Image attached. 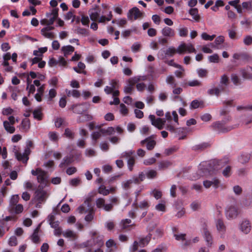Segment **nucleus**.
Returning a JSON list of instances; mask_svg holds the SVG:
<instances>
[{
  "label": "nucleus",
  "mask_w": 252,
  "mask_h": 252,
  "mask_svg": "<svg viewBox=\"0 0 252 252\" xmlns=\"http://www.w3.org/2000/svg\"><path fill=\"white\" fill-rule=\"evenodd\" d=\"M196 52L195 49L191 43L182 42L177 49L173 46H170L165 50L161 49L158 54L161 58L163 59L166 57H173L176 53L179 54H183L185 52L195 53Z\"/></svg>",
  "instance_id": "obj_1"
},
{
  "label": "nucleus",
  "mask_w": 252,
  "mask_h": 252,
  "mask_svg": "<svg viewBox=\"0 0 252 252\" xmlns=\"http://www.w3.org/2000/svg\"><path fill=\"white\" fill-rule=\"evenodd\" d=\"M205 166H206V170H207L208 173H204V175H211L215 174L216 172L220 169L224 165V162L222 160L214 159L208 162H205Z\"/></svg>",
  "instance_id": "obj_2"
},
{
  "label": "nucleus",
  "mask_w": 252,
  "mask_h": 252,
  "mask_svg": "<svg viewBox=\"0 0 252 252\" xmlns=\"http://www.w3.org/2000/svg\"><path fill=\"white\" fill-rule=\"evenodd\" d=\"M78 210L81 214L89 213L85 218L86 221L90 222L93 220L94 211L89 200L85 201L84 203L78 207Z\"/></svg>",
  "instance_id": "obj_3"
},
{
  "label": "nucleus",
  "mask_w": 252,
  "mask_h": 252,
  "mask_svg": "<svg viewBox=\"0 0 252 252\" xmlns=\"http://www.w3.org/2000/svg\"><path fill=\"white\" fill-rule=\"evenodd\" d=\"M110 203L105 204V200L102 198H99L96 200V205L98 208L103 209L107 212L111 211L113 208L114 205L118 204L119 200L117 197H111L110 199Z\"/></svg>",
  "instance_id": "obj_4"
},
{
  "label": "nucleus",
  "mask_w": 252,
  "mask_h": 252,
  "mask_svg": "<svg viewBox=\"0 0 252 252\" xmlns=\"http://www.w3.org/2000/svg\"><path fill=\"white\" fill-rule=\"evenodd\" d=\"M33 176H37V180L42 188L45 187L48 184V177L47 173L40 168H37L36 170H32L31 172Z\"/></svg>",
  "instance_id": "obj_5"
},
{
  "label": "nucleus",
  "mask_w": 252,
  "mask_h": 252,
  "mask_svg": "<svg viewBox=\"0 0 252 252\" xmlns=\"http://www.w3.org/2000/svg\"><path fill=\"white\" fill-rule=\"evenodd\" d=\"M210 127L213 130L217 131L219 133H226L234 128L233 126H227L224 123L220 121L213 123Z\"/></svg>",
  "instance_id": "obj_6"
},
{
  "label": "nucleus",
  "mask_w": 252,
  "mask_h": 252,
  "mask_svg": "<svg viewBox=\"0 0 252 252\" xmlns=\"http://www.w3.org/2000/svg\"><path fill=\"white\" fill-rule=\"evenodd\" d=\"M134 154V151L133 150L124 152L121 154V158H126L127 159V167L129 170L130 171L133 170V166L135 163V158L133 156Z\"/></svg>",
  "instance_id": "obj_7"
},
{
  "label": "nucleus",
  "mask_w": 252,
  "mask_h": 252,
  "mask_svg": "<svg viewBox=\"0 0 252 252\" xmlns=\"http://www.w3.org/2000/svg\"><path fill=\"white\" fill-rule=\"evenodd\" d=\"M240 213V211L238 207L236 205H231L228 206L225 210V216L228 220L236 219Z\"/></svg>",
  "instance_id": "obj_8"
},
{
  "label": "nucleus",
  "mask_w": 252,
  "mask_h": 252,
  "mask_svg": "<svg viewBox=\"0 0 252 252\" xmlns=\"http://www.w3.org/2000/svg\"><path fill=\"white\" fill-rule=\"evenodd\" d=\"M239 229L241 232L245 234H249L252 228V225L250 221L247 219H244L240 221L238 225Z\"/></svg>",
  "instance_id": "obj_9"
},
{
  "label": "nucleus",
  "mask_w": 252,
  "mask_h": 252,
  "mask_svg": "<svg viewBox=\"0 0 252 252\" xmlns=\"http://www.w3.org/2000/svg\"><path fill=\"white\" fill-rule=\"evenodd\" d=\"M149 118L151 122L152 125L157 127L158 129H162L164 126L165 125L166 120L164 119L158 118L156 119V117L153 115H150Z\"/></svg>",
  "instance_id": "obj_10"
},
{
  "label": "nucleus",
  "mask_w": 252,
  "mask_h": 252,
  "mask_svg": "<svg viewBox=\"0 0 252 252\" xmlns=\"http://www.w3.org/2000/svg\"><path fill=\"white\" fill-rule=\"evenodd\" d=\"M30 149L26 147L23 153L16 152L15 154L17 160L22 161L23 163H27L29 159L28 156L30 155Z\"/></svg>",
  "instance_id": "obj_11"
},
{
  "label": "nucleus",
  "mask_w": 252,
  "mask_h": 252,
  "mask_svg": "<svg viewBox=\"0 0 252 252\" xmlns=\"http://www.w3.org/2000/svg\"><path fill=\"white\" fill-rule=\"evenodd\" d=\"M143 14L141 12L139 9L134 7L130 9L127 13V18L130 20H135L139 17H142Z\"/></svg>",
  "instance_id": "obj_12"
},
{
  "label": "nucleus",
  "mask_w": 252,
  "mask_h": 252,
  "mask_svg": "<svg viewBox=\"0 0 252 252\" xmlns=\"http://www.w3.org/2000/svg\"><path fill=\"white\" fill-rule=\"evenodd\" d=\"M174 237L177 241H181L182 246L184 247H188L191 244V240H187L186 234L185 233H174Z\"/></svg>",
  "instance_id": "obj_13"
},
{
  "label": "nucleus",
  "mask_w": 252,
  "mask_h": 252,
  "mask_svg": "<svg viewBox=\"0 0 252 252\" xmlns=\"http://www.w3.org/2000/svg\"><path fill=\"white\" fill-rule=\"evenodd\" d=\"M85 105H86L85 103L73 104L71 106L70 109L72 110L75 113L81 114L86 112L88 109V108L84 107Z\"/></svg>",
  "instance_id": "obj_14"
},
{
  "label": "nucleus",
  "mask_w": 252,
  "mask_h": 252,
  "mask_svg": "<svg viewBox=\"0 0 252 252\" xmlns=\"http://www.w3.org/2000/svg\"><path fill=\"white\" fill-rule=\"evenodd\" d=\"M150 137H147L144 140L140 142L141 146H144L146 144V148L148 150L151 151L154 149L156 145V141L154 139H150Z\"/></svg>",
  "instance_id": "obj_15"
},
{
  "label": "nucleus",
  "mask_w": 252,
  "mask_h": 252,
  "mask_svg": "<svg viewBox=\"0 0 252 252\" xmlns=\"http://www.w3.org/2000/svg\"><path fill=\"white\" fill-rule=\"evenodd\" d=\"M91 233V236L94 240V243L97 246L101 247L104 245L103 235H98L97 233L95 231L92 232Z\"/></svg>",
  "instance_id": "obj_16"
},
{
  "label": "nucleus",
  "mask_w": 252,
  "mask_h": 252,
  "mask_svg": "<svg viewBox=\"0 0 252 252\" xmlns=\"http://www.w3.org/2000/svg\"><path fill=\"white\" fill-rule=\"evenodd\" d=\"M217 230L220 233V237L223 238L226 230L225 225L221 219H219L216 221Z\"/></svg>",
  "instance_id": "obj_17"
},
{
  "label": "nucleus",
  "mask_w": 252,
  "mask_h": 252,
  "mask_svg": "<svg viewBox=\"0 0 252 252\" xmlns=\"http://www.w3.org/2000/svg\"><path fill=\"white\" fill-rule=\"evenodd\" d=\"M100 12L101 10L98 6L90 9L89 15L91 19L94 21H97L100 17Z\"/></svg>",
  "instance_id": "obj_18"
},
{
  "label": "nucleus",
  "mask_w": 252,
  "mask_h": 252,
  "mask_svg": "<svg viewBox=\"0 0 252 252\" xmlns=\"http://www.w3.org/2000/svg\"><path fill=\"white\" fill-rule=\"evenodd\" d=\"M224 42V37L222 36H219L217 37L214 43H211L210 45L212 48L220 49L222 48L221 44Z\"/></svg>",
  "instance_id": "obj_19"
},
{
  "label": "nucleus",
  "mask_w": 252,
  "mask_h": 252,
  "mask_svg": "<svg viewBox=\"0 0 252 252\" xmlns=\"http://www.w3.org/2000/svg\"><path fill=\"white\" fill-rule=\"evenodd\" d=\"M203 233L204 238L207 243V245L208 247H211L213 243V239L210 232L206 227H204L203 229Z\"/></svg>",
  "instance_id": "obj_20"
},
{
  "label": "nucleus",
  "mask_w": 252,
  "mask_h": 252,
  "mask_svg": "<svg viewBox=\"0 0 252 252\" xmlns=\"http://www.w3.org/2000/svg\"><path fill=\"white\" fill-rule=\"evenodd\" d=\"M163 36L165 37H172L175 35V32L174 30L168 27H165L161 31Z\"/></svg>",
  "instance_id": "obj_21"
},
{
  "label": "nucleus",
  "mask_w": 252,
  "mask_h": 252,
  "mask_svg": "<svg viewBox=\"0 0 252 252\" xmlns=\"http://www.w3.org/2000/svg\"><path fill=\"white\" fill-rule=\"evenodd\" d=\"M220 184V181L217 179H214L212 181H204L203 185L206 188H209L213 186L215 188H218Z\"/></svg>",
  "instance_id": "obj_22"
},
{
  "label": "nucleus",
  "mask_w": 252,
  "mask_h": 252,
  "mask_svg": "<svg viewBox=\"0 0 252 252\" xmlns=\"http://www.w3.org/2000/svg\"><path fill=\"white\" fill-rule=\"evenodd\" d=\"M251 71H252V67L251 66H247L240 70L242 77L245 79H252V74L250 73Z\"/></svg>",
  "instance_id": "obj_23"
},
{
  "label": "nucleus",
  "mask_w": 252,
  "mask_h": 252,
  "mask_svg": "<svg viewBox=\"0 0 252 252\" xmlns=\"http://www.w3.org/2000/svg\"><path fill=\"white\" fill-rule=\"evenodd\" d=\"M9 211L11 213L19 214L23 210V207L22 204H19L9 207Z\"/></svg>",
  "instance_id": "obj_24"
},
{
  "label": "nucleus",
  "mask_w": 252,
  "mask_h": 252,
  "mask_svg": "<svg viewBox=\"0 0 252 252\" xmlns=\"http://www.w3.org/2000/svg\"><path fill=\"white\" fill-rule=\"evenodd\" d=\"M210 144L208 142H203L196 145L192 147V150L195 151H202L210 147Z\"/></svg>",
  "instance_id": "obj_25"
},
{
  "label": "nucleus",
  "mask_w": 252,
  "mask_h": 252,
  "mask_svg": "<svg viewBox=\"0 0 252 252\" xmlns=\"http://www.w3.org/2000/svg\"><path fill=\"white\" fill-rule=\"evenodd\" d=\"M40 227V224H39L38 227L34 229L32 234L31 236V239L32 242L35 244L39 243L40 242V238L38 236V232Z\"/></svg>",
  "instance_id": "obj_26"
},
{
  "label": "nucleus",
  "mask_w": 252,
  "mask_h": 252,
  "mask_svg": "<svg viewBox=\"0 0 252 252\" xmlns=\"http://www.w3.org/2000/svg\"><path fill=\"white\" fill-rule=\"evenodd\" d=\"M46 193L43 190H38L35 192V199L37 201L44 202Z\"/></svg>",
  "instance_id": "obj_27"
},
{
  "label": "nucleus",
  "mask_w": 252,
  "mask_h": 252,
  "mask_svg": "<svg viewBox=\"0 0 252 252\" xmlns=\"http://www.w3.org/2000/svg\"><path fill=\"white\" fill-rule=\"evenodd\" d=\"M152 236V233L148 234V235L145 238L140 239L139 244L140 247H144L147 245L150 242Z\"/></svg>",
  "instance_id": "obj_28"
},
{
  "label": "nucleus",
  "mask_w": 252,
  "mask_h": 252,
  "mask_svg": "<svg viewBox=\"0 0 252 252\" xmlns=\"http://www.w3.org/2000/svg\"><path fill=\"white\" fill-rule=\"evenodd\" d=\"M62 51L63 52L64 56L67 57L74 51V48L71 45L64 46L62 47Z\"/></svg>",
  "instance_id": "obj_29"
},
{
  "label": "nucleus",
  "mask_w": 252,
  "mask_h": 252,
  "mask_svg": "<svg viewBox=\"0 0 252 252\" xmlns=\"http://www.w3.org/2000/svg\"><path fill=\"white\" fill-rule=\"evenodd\" d=\"M58 11L59 8H55L52 10L51 12L47 13L46 14V17L48 18V19H51L53 18L54 22L55 20L57 19L58 17Z\"/></svg>",
  "instance_id": "obj_30"
},
{
  "label": "nucleus",
  "mask_w": 252,
  "mask_h": 252,
  "mask_svg": "<svg viewBox=\"0 0 252 252\" xmlns=\"http://www.w3.org/2000/svg\"><path fill=\"white\" fill-rule=\"evenodd\" d=\"M204 107V102L197 99L193 100L190 104V109H196L198 108H203Z\"/></svg>",
  "instance_id": "obj_31"
},
{
  "label": "nucleus",
  "mask_w": 252,
  "mask_h": 252,
  "mask_svg": "<svg viewBox=\"0 0 252 252\" xmlns=\"http://www.w3.org/2000/svg\"><path fill=\"white\" fill-rule=\"evenodd\" d=\"M3 127L5 130L9 133H13L15 131V128L13 125H11L9 124V122L7 121H5L3 123Z\"/></svg>",
  "instance_id": "obj_32"
},
{
  "label": "nucleus",
  "mask_w": 252,
  "mask_h": 252,
  "mask_svg": "<svg viewBox=\"0 0 252 252\" xmlns=\"http://www.w3.org/2000/svg\"><path fill=\"white\" fill-rule=\"evenodd\" d=\"M21 126L22 131L24 132L28 131L30 127V120L27 119L23 120L21 124Z\"/></svg>",
  "instance_id": "obj_33"
},
{
  "label": "nucleus",
  "mask_w": 252,
  "mask_h": 252,
  "mask_svg": "<svg viewBox=\"0 0 252 252\" xmlns=\"http://www.w3.org/2000/svg\"><path fill=\"white\" fill-rule=\"evenodd\" d=\"M72 162V158L70 157L66 156L63 158V160L60 164L59 166L61 168H64L71 163Z\"/></svg>",
  "instance_id": "obj_34"
},
{
  "label": "nucleus",
  "mask_w": 252,
  "mask_h": 252,
  "mask_svg": "<svg viewBox=\"0 0 252 252\" xmlns=\"http://www.w3.org/2000/svg\"><path fill=\"white\" fill-rule=\"evenodd\" d=\"M166 82L171 87L174 88L177 86V83L175 78L172 75H169L166 77Z\"/></svg>",
  "instance_id": "obj_35"
},
{
  "label": "nucleus",
  "mask_w": 252,
  "mask_h": 252,
  "mask_svg": "<svg viewBox=\"0 0 252 252\" xmlns=\"http://www.w3.org/2000/svg\"><path fill=\"white\" fill-rule=\"evenodd\" d=\"M102 134H103L100 131V130L98 131H94L92 133L91 136L94 145L96 144L97 140L101 136Z\"/></svg>",
  "instance_id": "obj_36"
},
{
  "label": "nucleus",
  "mask_w": 252,
  "mask_h": 252,
  "mask_svg": "<svg viewBox=\"0 0 252 252\" xmlns=\"http://www.w3.org/2000/svg\"><path fill=\"white\" fill-rule=\"evenodd\" d=\"M63 236L66 238H72L75 239L76 238L77 235L74 231L67 229L63 232Z\"/></svg>",
  "instance_id": "obj_37"
},
{
  "label": "nucleus",
  "mask_w": 252,
  "mask_h": 252,
  "mask_svg": "<svg viewBox=\"0 0 252 252\" xmlns=\"http://www.w3.org/2000/svg\"><path fill=\"white\" fill-rule=\"evenodd\" d=\"M83 245L85 247L89 248L88 252H92V248H93V247H94L95 246H96L95 245V244L94 243V240L92 238V237L90 240L84 242L83 244Z\"/></svg>",
  "instance_id": "obj_38"
},
{
  "label": "nucleus",
  "mask_w": 252,
  "mask_h": 252,
  "mask_svg": "<svg viewBox=\"0 0 252 252\" xmlns=\"http://www.w3.org/2000/svg\"><path fill=\"white\" fill-rule=\"evenodd\" d=\"M141 80V76H136L133 77L129 78L128 80V84L132 87H134V85L140 81Z\"/></svg>",
  "instance_id": "obj_39"
},
{
  "label": "nucleus",
  "mask_w": 252,
  "mask_h": 252,
  "mask_svg": "<svg viewBox=\"0 0 252 252\" xmlns=\"http://www.w3.org/2000/svg\"><path fill=\"white\" fill-rule=\"evenodd\" d=\"M198 12V11L197 8H191L189 11V14L196 21H198L200 19V16H199Z\"/></svg>",
  "instance_id": "obj_40"
},
{
  "label": "nucleus",
  "mask_w": 252,
  "mask_h": 252,
  "mask_svg": "<svg viewBox=\"0 0 252 252\" xmlns=\"http://www.w3.org/2000/svg\"><path fill=\"white\" fill-rule=\"evenodd\" d=\"M250 159V156L248 154L242 155L239 158V161L242 164H245L249 162Z\"/></svg>",
  "instance_id": "obj_41"
},
{
  "label": "nucleus",
  "mask_w": 252,
  "mask_h": 252,
  "mask_svg": "<svg viewBox=\"0 0 252 252\" xmlns=\"http://www.w3.org/2000/svg\"><path fill=\"white\" fill-rule=\"evenodd\" d=\"M231 80L235 86H238L241 84V81L238 75L236 74H232L231 75Z\"/></svg>",
  "instance_id": "obj_42"
},
{
  "label": "nucleus",
  "mask_w": 252,
  "mask_h": 252,
  "mask_svg": "<svg viewBox=\"0 0 252 252\" xmlns=\"http://www.w3.org/2000/svg\"><path fill=\"white\" fill-rule=\"evenodd\" d=\"M163 233V229L161 228H158L156 229L155 231L152 233V235H154L153 239L161 237Z\"/></svg>",
  "instance_id": "obj_43"
},
{
  "label": "nucleus",
  "mask_w": 252,
  "mask_h": 252,
  "mask_svg": "<svg viewBox=\"0 0 252 252\" xmlns=\"http://www.w3.org/2000/svg\"><path fill=\"white\" fill-rule=\"evenodd\" d=\"M248 57V55L244 53H235L233 55V59L237 60H240L241 59H247Z\"/></svg>",
  "instance_id": "obj_44"
},
{
  "label": "nucleus",
  "mask_w": 252,
  "mask_h": 252,
  "mask_svg": "<svg viewBox=\"0 0 252 252\" xmlns=\"http://www.w3.org/2000/svg\"><path fill=\"white\" fill-rule=\"evenodd\" d=\"M33 115L34 119L38 120L42 119V113L40 109H37L33 111Z\"/></svg>",
  "instance_id": "obj_45"
},
{
  "label": "nucleus",
  "mask_w": 252,
  "mask_h": 252,
  "mask_svg": "<svg viewBox=\"0 0 252 252\" xmlns=\"http://www.w3.org/2000/svg\"><path fill=\"white\" fill-rule=\"evenodd\" d=\"M171 165V163L168 161H162L158 163V168L159 170H164Z\"/></svg>",
  "instance_id": "obj_46"
},
{
  "label": "nucleus",
  "mask_w": 252,
  "mask_h": 252,
  "mask_svg": "<svg viewBox=\"0 0 252 252\" xmlns=\"http://www.w3.org/2000/svg\"><path fill=\"white\" fill-rule=\"evenodd\" d=\"M242 6L243 9L247 11H252V1L243 2Z\"/></svg>",
  "instance_id": "obj_47"
},
{
  "label": "nucleus",
  "mask_w": 252,
  "mask_h": 252,
  "mask_svg": "<svg viewBox=\"0 0 252 252\" xmlns=\"http://www.w3.org/2000/svg\"><path fill=\"white\" fill-rule=\"evenodd\" d=\"M100 131L102 132L103 135L108 134V135H112L115 132V129L113 127H109L107 129H100Z\"/></svg>",
  "instance_id": "obj_48"
},
{
  "label": "nucleus",
  "mask_w": 252,
  "mask_h": 252,
  "mask_svg": "<svg viewBox=\"0 0 252 252\" xmlns=\"http://www.w3.org/2000/svg\"><path fill=\"white\" fill-rule=\"evenodd\" d=\"M166 129L171 132H174L176 131H177L179 132H183L184 130V128H179L176 129L173 126L169 124H167L166 125Z\"/></svg>",
  "instance_id": "obj_49"
},
{
  "label": "nucleus",
  "mask_w": 252,
  "mask_h": 252,
  "mask_svg": "<svg viewBox=\"0 0 252 252\" xmlns=\"http://www.w3.org/2000/svg\"><path fill=\"white\" fill-rule=\"evenodd\" d=\"M19 196L17 194L13 195L10 200L9 207L16 205L19 201Z\"/></svg>",
  "instance_id": "obj_50"
},
{
  "label": "nucleus",
  "mask_w": 252,
  "mask_h": 252,
  "mask_svg": "<svg viewBox=\"0 0 252 252\" xmlns=\"http://www.w3.org/2000/svg\"><path fill=\"white\" fill-rule=\"evenodd\" d=\"M179 32V34L181 37H186L189 32V31L187 28L184 27L180 28L178 30Z\"/></svg>",
  "instance_id": "obj_51"
},
{
  "label": "nucleus",
  "mask_w": 252,
  "mask_h": 252,
  "mask_svg": "<svg viewBox=\"0 0 252 252\" xmlns=\"http://www.w3.org/2000/svg\"><path fill=\"white\" fill-rule=\"evenodd\" d=\"M64 135L66 137L72 139L74 138L75 133L71 129L67 128L65 129Z\"/></svg>",
  "instance_id": "obj_52"
},
{
  "label": "nucleus",
  "mask_w": 252,
  "mask_h": 252,
  "mask_svg": "<svg viewBox=\"0 0 252 252\" xmlns=\"http://www.w3.org/2000/svg\"><path fill=\"white\" fill-rule=\"evenodd\" d=\"M188 86L190 87H200L202 85L200 81L197 80H193L188 82Z\"/></svg>",
  "instance_id": "obj_53"
},
{
  "label": "nucleus",
  "mask_w": 252,
  "mask_h": 252,
  "mask_svg": "<svg viewBox=\"0 0 252 252\" xmlns=\"http://www.w3.org/2000/svg\"><path fill=\"white\" fill-rule=\"evenodd\" d=\"M197 72L199 77L203 78L207 76L208 71L205 69L199 68L197 70Z\"/></svg>",
  "instance_id": "obj_54"
},
{
  "label": "nucleus",
  "mask_w": 252,
  "mask_h": 252,
  "mask_svg": "<svg viewBox=\"0 0 252 252\" xmlns=\"http://www.w3.org/2000/svg\"><path fill=\"white\" fill-rule=\"evenodd\" d=\"M220 83L221 85H224L225 86H227L229 84L228 77L225 74L221 76Z\"/></svg>",
  "instance_id": "obj_55"
},
{
  "label": "nucleus",
  "mask_w": 252,
  "mask_h": 252,
  "mask_svg": "<svg viewBox=\"0 0 252 252\" xmlns=\"http://www.w3.org/2000/svg\"><path fill=\"white\" fill-rule=\"evenodd\" d=\"M98 193L103 195H107L109 194L110 190L106 189L104 186H101L98 189Z\"/></svg>",
  "instance_id": "obj_56"
},
{
  "label": "nucleus",
  "mask_w": 252,
  "mask_h": 252,
  "mask_svg": "<svg viewBox=\"0 0 252 252\" xmlns=\"http://www.w3.org/2000/svg\"><path fill=\"white\" fill-rule=\"evenodd\" d=\"M54 23V19H43L40 21V24L42 25L51 26Z\"/></svg>",
  "instance_id": "obj_57"
},
{
  "label": "nucleus",
  "mask_w": 252,
  "mask_h": 252,
  "mask_svg": "<svg viewBox=\"0 0 252 252\" xmlns=\"http://www.w3.org/2000/svg\"><path fill=\"white\" fill-rule=\"evenodd\" d=\"M215 36V35H209L206 32H203L201 34L202 38L205 40L212 41Z\"/></svg>",
  "instance_id": "obj_58"
},
{
  "label": "nucleus",
  "mask_w": 252,
  "mask_h": 252,
  "mask_svg": "<svg viewBox=\"0 0 252 252\" xmlns=\"http://www.w3.org/2000/svg\"><path fill=\"white\" fill-rule=\"evenodd\" d=\"M207 93L210 95H213L215 94L217 96H219L220 94V91L217 88L209 89L208 90Z\"/></svg>",
  "instance_id": "obj_59"
},
{
  "label": "nucleus",
  "mask_w": 252,
  "mask_h": 252,
  "mask_svg": "<svg viewBox=\"0 0 252 252\" xmlns=\"http://www.w3.org/2000/svg\"><path fill=\"white\" fill-rule=\"evenodd\" d=\"M208 59L211 63H218L219 61V56L217 54H214L212 56H210Z\"/></svg>",
  "instance_id": "obj_60"
},
{
  "label": "nucleus",
  "mask_w": 252,
  "mask_h": 252,
  "mask_svg": "<svg viewBox=\"0 0 252 252\" xmlns=\"http://www.w3.org/2000/svg\"><path fill=\"white\" fill-rule=\"evenodd\" d=\"M109 85H110V87H112V89L114 90L116 89H118L119 88V85L118 83V81L116 80H112L110 81L109 83Z\"/></svg>",
  "instance_id": "obj_61"
},
{
  "label": "nucleus",
  "mask_w": 252,
  "mask_h": 252,
  "mask_svg": "<svg viewBox=\"0 0 252 252\" xmlns=\"http://www.w3.org/2000/svg\"><path fill=\"white\" fill-rule=\"evenodd\" d=\"M132 181L130 179L127 180L126 182H124L122 183V187L125 189H128L131 188L132 184Z\"/></svg>",
  "instance_id": "obj_62"
},
{
  "label": "nucleus",
  "mask_w": 252,
  "mask_h": 252,
  "mask_svg": "<svg viewBox=\"0 0 252 252\" xmlns=\"http://www.w3.org/2000/svg\"><path fill=\"white\" fill-rule=\"evenodd\" d=\"M147 177L148 178H154L157 176V173L156 171L154 170H150L146 173Z\"/></svg>",
  "instance_id": "obj_63"
},
{
  "label": "nucleus",
  "mask_w": 252,
  "mask_h": 252,
  "mask_svg": "<svg viewBox=\"0 0 252 252\" xmlns=\"http://www.w3.org/2000/svg\"><path fill=\"white\" fill-rule=\"evenodd\" d=\"M223 175L225 177H228L231 175V167L227 166L222 171Z\"/></svg>",
  "instance_id": "obj_64"
}]
</instances>
